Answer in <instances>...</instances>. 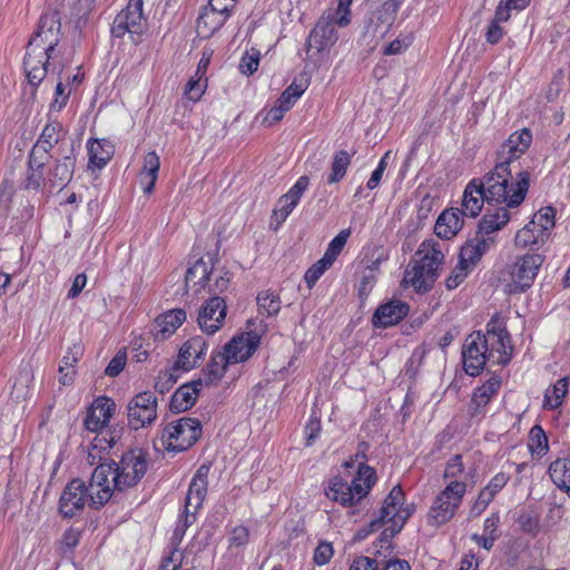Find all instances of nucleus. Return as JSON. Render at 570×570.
Segmentation results:
<instances>
[{
    "mask_svg": "<svg viewBox=\"0 0 570 570\" xmlns=\"http://www.w3.org/2000/svg\"><path fill=\"white\" fill-rule=\"evenodd\" d=\"M160 168V159L156 151H149L144 157L140 171V184L146 194L153 193Z\"/></svg>",
    "mask_w": 570,
    "mask_h": 570,
    "instance_id": "28",
    "label": "nucleus"
},
{
    "mask_svg": "<svg viewBox=\"0 0 570 570\" xmlns=\"http://www.w3.org/2000/svg\"><path fill=\"white\" fill-rule=\"evenodd\" d=\"M232 362L224 352H213L207 366L202 371L206 386L217 384L225 375Z\"/></svg>",
    "mask_w": 570,
    "mask_h": 570,
    "instance_id": "27",
    "label": "nucleus"
},
{
    "mask_svg": "<svg viewBox=\"0 0 570 570\" xmlns=\"http://www.w3.org/2000/svg\"><path fill=\"white\" fill-rule=\"evenodd\" d=\"M227 305L223 297L215 295L205 301L199 309L197 323L202 331L208 335L223 327Z\"/></svg>",
    "mask_w": 570,
    "mask_h": 570,
    "instance_id": "15",
    "label": "nucleus"
},
{
    "mask_svg": "<svg viewBox=\"0 0 570 570\" xmlns=\"http://www.w3.org/2000/svg\"><path fill=\"white\" fill-rule=\"evenodd\" d=\"M65 135L66 132L63 130L62 124L58 120H50L43 127L38 139H40L41 142L45 140L60 142L65 138Z\"/></svg>",
    "mask_w": 570,
    "mask_h": 570,
    "instance_id": "47",
    "label": "nucleus"
},
{
    "mask_svg": "<svg viewBox=\"0 0 570 570\" xmlns=\"http://www.w3.org/2000/svg\"><path fill=\"white\" fill-rule=\"evenodd\" d=\"M127 362V354L125 351H118L116 355L108 363L105 374L109 377H116L119 375Z\"/></svg>",
    "mask_w": 570,
    "mask_h": 570,
    "instance_id": "55",
    "label": "nucleus"
},
{
    "mask_svg": "<svg viewBox=\"0 0 570 570\" xmlns=\"http://www.w3.org/2000/svg\"><path fill=\"white\" fill-rule=\"evenodd\" d=\"M309 178L307 176H301L292 188L284 195H282V202H291L294 206H297L304 191L308 188Z\"/></svg>",
    "mask_w": 570,
    "mask_h": 570,
    "instance_id": "48",
    "label": "nucleus"
},
{
    "mask_svg": "<svg viewBox=\"0 0 570 570\" xmlns=\"http://www.w3.org/2000/svg\"><path fill=\"white\" fill-rule=\"evenodd\" d=\"M569 381L568 377H562L556 382V384L546 391L544 394V407L554 410L562 404L563 397L568 392Z\"/></svg>",
    "mask_w": 570,
    "mask_h": 570,
    "instance_id": "34",
    "label": "nucleus"
},
{
    "mask_svg": "<svg viewBox=\"0 0 570 570\" xmlns=\"http://www.w3.org/2000/svg\"><path fill=\"white\" fill-rule=\"evenodd\" d=\"M524 153L519 150L518 148L507 147L505 144H502L500 150L497 153L495 165L494 167H505V171L512 173L515 169V163Z\"/></svg>",
    "mask_w": 570,
    "mask_h": 570,
    "instance_id": "37",
    "label": "nucleus"
},
{
    "mask_svg": "<svg viewBox=\"0 0 570 570\" xmlns=\"http://www.w3.org/2000/svg\"><path fill=\"white\" fill-rule=\"evenodd\" d=\"M249 540V531L246 527L239 525L233 529L229 537V542L235 547H243L247 544Z\"/></svg>",
    "mask_w": 570,
    "mask_h": 570,
    "instance_id": "63",
    "label": "nucleus"
},
{
    "mask_svg": "<svg viewBox=\"0 0 570 570\" xmlns=\"http://www.w3.org/2000/svg\"><path fill=\"white\" fill-rule=\"evenodd\" d=\"M464 214L460 208L445 209L436 219L434 230L438 237L450 239L463 227Z\"/></svg>",
    "mask_w": 570,
    "mask_h": 570,
    "instance_id": "25",
    "label": "nucleus"
},
{
    "mask_svg": "<svg viewBox=\"0 0 570 570\" xmlns=\"http://www.w3.org/2000/svg\"><path fill=\"white\" fill-rule=\"evenodd\" d=\"M484 203L488 204V198H485L483 184L480 178H473L463 191L461 212L464 216L475 218L481 213Z\"/></svg>",
    "mask_w": 570,
    "mask_h": 570,
    "instance_id": "20",
    "label": "nucleus"
},
{
    "mask_svg": "<svg viewBox=\"0 0 570 570\" xmlns=\"http://www.w3.org/2000/svg\"><path fill=\"white\" fill-rule=\"evenodd\" d=\"M375 481V470L362 464L351 483L344 481L341 475L332 478L325 489V494L330 500L338 502L343 507H353L366 497Z\"/></svg>",
    "mask_w": 570,
    "mask_h": 570,
    "instance_id": "4",
    "label": "nucleus"
},
{
    "mask_svg": "<svg viewBox=\"0 0 570 570\" xmlns=\"http://www.w3.org/2000/svg\"><path fill=\"white\" fill-rule=\"evenodd\" d=\"M42 185L49 187V181H47V173L45 174L43 169L27 167L26 177L22 181L23 188L28 190H39Z\"/></svg>",
    "mask_w": 570,
    "mask_h": 570,
    "instance_id": "41",
    "label": "nucleus"
},
{
    "mask_svg": "<svg viewBox=\"0 0 570 570\" xmlns=\"http://www.w3.org/2000/svg\"><path fill=\"white\" fill-rule=\"evenodd\" d=\"M443 261L442 250L432 245L420 259H414L407 265L404 271L402 286L413 287L419 294L430 292L439 276L438 269Z\"/></svg>",
    "mask_w": 570,
    "mask_h": 570,
    "instance_id": "5",
    "label": "nucleus"
},
{
    "mask_svg": "<svg viewBox=\"0 0 570 570\" xmlns=\"http://www.w3.org/2000/svg\"><path fill=\"white\" fill-rule=\"evenodd\" d=\"M350 164L351 155L346 150H340L335 153L332 160L331 174L327 178V183L335 184L342 180L346 174Z\"/></svg>",
    "mask_w": 570,
    "mask_h": 570,
    "instance_id": "35",
    "label": "nucleus"
},
{
    "mask_svg": "<svg viewBox=\"0 0 570 570\" xmlns=\"http://www.w3.org/2000/svg\"><path fill=\"white\" fill-rule=\"evenodd\" d=\"M543 263V257L537 253L525 254L517 258L511 267V282L507 285L509 294H520L529 289L539 268Z\"/></svg>",
    "mask_w": 570,
    "mask_h": 570,
    "instance_id": "9",
    "label": "nucleus"
},
{
    "mask_svg": "<svg viewBox=\"0 0 570 570\" xmlns=\"http://www.w3.org/2000/svg\"><path fill=\"white\" fill-rule=\"evenodd\" d=\"M202 423L196 417H180L165 426L161 440L166 449L173 452H181L191 448L202 436Z\"/></svg>",
    "mask_w": 570,
    "mask_h": 570,
    "instance_id": "7",
    "label": "nucleus"
},
{
    "mask_svg": "<svg viewBox=\"0 0 570 570\" xmlns=\"http://www.w3.org/2000/svg\"><path fill=\"white\" fill-rule=\"evenodd\" d=\"M351 235V229L345 228L342 229L328 244L325 254L323 257L326 262H330L332 265L336 261L337 256L342 253L348 237Z\"/></svg>",
    "mask_w": 570,
    "mask_h": 570,
    "instance_id": "40",
    "label": "nucleus"
},
{
    "mask_svg": "<svg viewBox=\"0 0 570 570\" xmlns=\"http://www.w3.org/2000/svg\"><path fill=\"white\" fill-rule=\"evenodd\" d=\"M480 259V252L475 248L473 240H466L461 247L459 264L469 269L470 267L475 266Z\"/></svg>",
    "mask_w": 570,
    "mask_h": 570,
    "instance_id": "45",
    "label": "nucleus"
},
{
    "mask_svg": "<svg viewBox=\"0 0 570 570\" xmlns=\"http://www.w3.org/2000/svg\"><path fill=\"white\" fill-rule=\"evenodd\" d=\"M307 87V78H295L293 82L281 94L278 100L292 108L295 101L305 92Z\"/></svg>",
    "mask_w": 570,
    "mask_h": 570,
    "instance_id": "38",
    "label": "nucleus"
},
{
    "mask_svg": "<svg viewBox=\"0 0 570 570\" xmlns=\"http://www.w3.org/2000/svg\"><path fill=\"white\" fill-rule=\"evenodd\" d=\"M488 208L478 224V235H492L502 229L510 220L509 208L504 205Z\"/></svg>",
    "mask_w": 570,
    "mask_h": 570,
    "instance_id": "24",
    "label": "nucleus"
},
{
    "mask_svg": "<svg viewBox=\"0 0 570 570\" xmlns=\"http://www.w3.org/2000/svg\"><path fill=\"white\" fill-rule=\"evenodd\" d=\"M332 264L326 262L324 257L318 259L315 264H313L305 273V282L307 286L313 287L320 277L325 273L327 268H330Z\"/></svg>",
    "mask_w": 570,
    "mask_h": 570,
    "instance_id": "52",
    "label": "nucleus"
},
{
    "mask_svg": "<svg viewBox=\"0 0 570 570\" xmlns=\"http://www.w3.org/2000/svg\"><path fill=\"white\" fill-rule=\"evenodd\" d=\"M529 450L531 451L532 455L542 456L544 455L548 450V436L543 429L535 424L530 430L529 435Z\"/></svg>",
    "mask_w": 570,
    "mask_h": 570,
    "instance_id": "39",
    "label": "nucleus"
},
{
    "mask_svg": "<svg viewBox=\"0 0 570 570\" xmlns=\"http://www.w3.org/2000/svg\"><path fill=\"white\" fill-rule=\"evenodd\" d=\"M532 141V134L528 128H523L520 131H514L510 135V137L503 142L507 147L518 148L519 150L525 153L530 147Z\"/></svg>",
    "mask_w": 570,
    "mask_h": 570,
    "instance_id": "46",
    "label": "nucleus"
},
{
    "mask_svg": "<svg viewBox=\"0 0 570 570\" xmlns=\"http://www.w3.org/2000/svg\"><path fill=\"white\" fill-rule=\"evenodd\" d=\"M465 490V483L450 482L434 499L426 515L428 524L438 528L449 522L460 507Z\"/></svg>",
    "mask_w": 570,
    "mask_h": 570,
    "instance_id": "6",
    "label": "nucleus"
},
{
    "mask_svg": "<svg viewBox=\"0 0 570 570\" xmlns=\"http://www.w3.org/2000/svg\"><path fill=\"white\" fill-rule=\"evenodd\" d=\"M196 400L197 395L195 393V390L191 389V385L183 384L171 395L169 410L173 413L185 412L196 403Z\"/></svg>",
    "mask_w": 570,
    "mask_h": 570,
    "instance_id": "30",
    "label": "nucleus"
},
{
    "mask_svg": "<svg viewBox=\"0 0 570 570\" xmlns=\"http://www.w3.org/2000/svg\"><path fill=\"white\" fill-rule=\"evenodd\" d=\"M501 386L500 376L490 377L483 385L475 389L471 403L469 405V414L471 417L482 413L483 407L488 405L491 399L498 393Z\"/></svg>",
    "mask_w": 570,
    "mask_h": 570,
    "instance_id": "23",
    "label": "nucleus"
},
{
    "mask_svg": "<svg viewBox=\"0 0 570 570\" xmlns=\"http://www.w3.org/2000/svg\"><path fill=\"white\" fill-rule=\"evenodd\" d=\"M468 271L465 267L458 264L452 274L446 278L445 286L448 289L456 288L468 276Z\"/></svg>",
    "mask_w": 570,
    "mask_h": 570,
    "instance_id": "61",
    "label": "nucleus"
},
{
    "mask_svg": "<svg viewBox=\"0 0 570 570\" xmlns=\"http://www.w3.org/2000/svg\"><path fill=\"white\" fill-rule=\"evenodd\" d=\"M147 453L141 449L129 450L115 460L100 463L91 473V487L98 488L92 497L95 510L109 502L115 492L135 487L146 474L148 468Z\"/></svg>",
    "mask_w": 570,
    "mask_h": 570,
    "instance_id": "1",
    "label": "nucleus"
},
{
    "mask_svg": "<svg viewBox=\"0 0 570 570\" xmlns=\"http://www.w3.org/2000/svg\"><path fill=\"white\" fill-rule=\"evenodd\" d=\"M404 502V492L401 485H395L392 488L387 497L384 499L383 505L381 508L380 518L385 522L390 521V517H392L394 511L399 510V507Z\"/></svg>",
    "mask_w": 570,
    "mask_h": 570,
    "instance_id": "36",
    "label": "nucleus"
},
{
    "mask_svg": "<svg viewBox=\"0 0 570 570\" xmlns=\"http://www.w3.org/2000/svg\"><path fill=\"white\" fill-rule=\"evenodd\" d=\"M391 523L390 527L385 528L379 538V542L381 543V548H392L391 540L395 537L403 528L402 524H397V521H389Z\"/></svg>",
    "mask_w": 570,
    "mask_h": 570,
    "instance_id": "60",
    "label": "nucleus"
},
{
    "mask_svg": "<svg viewBox=\"0 0 570 570\" xmlns=\"http://www.w3.org/2000/svg\"><path fill=\"white\" fill-rule=\"evenodd\" d=\"M350 570H377L376 560L368 557H357Z\"/></svg>",
    "mask_w": 570,
    "mask_h": 570,
    "instance_id": "64",
    "label": "nucleus"
},
{
    "mask_svg": "<svg viewBox=\"0 0 570 570\" xmlns=\"http://www.w3.org/2000/svg\"><path fill=\"white\" fill-rule=\"evenodd\" d=\"M120 439V431H99L92 441L94 450L106 451L111 449Z\"/></svg>",
    "mask_w": 570,
    "mask_h": 570,
    "instance_id": "50",
    "label": "nucleus"
},
{
    "mask_svg": "<svg viewBox=\"0 0 570 570\" xmlns=\"http://www.w3.org/2000/svg\"><path fill=\"white\" fill-rule=\"evenodd\" d=\"M213 275V267H208L204 258H199L195 264L186 271L185 287L188 293L190 289L197 294L200 289L205 288Z\"/></svg>",
    "mask_w": 570,
    "mask_h": 570,
    "instance_id": "26",
    "label": "nucleus"
},
{
    "mask_svg": "<svg viewBox=\"0 0 570 570\" xmlns=\"http://www.w3.org/2000/svg\"><path fill=\"white\" fill-rule=\"evenodd\" d=\"M556 210L553 207H543L533 216L532 225H540L542 230H549L554 226Z\"/></svg>",
    "mask_w": 570,
    "mask_h": 570,
    "instance_id": "54",
    "label": "nucleus"
},
{
    "mask_svg": "<svg viewBox=\"0 0 570 570\" xmlns=\"http://www.w3.org/2000/svg\"><path fill=\"white\" fill-rule=\"evenodd\" d=\"M197 79L191 78L185 88V95L188 97L189 100L198 101L205 90V86L202 83V77L203 73L197 76Z\"/></svg>",
    "mask_w": 570,
    "mask_h": 570,
    "instance_id": "59",
    "label": "nucleus"
},
{
    "mask_svg": "<svg viewBox=\"0 0 570 570\" xmlns=\"http://www.w3.org/2000/svg\"><path fill=\"white\" fill-rule=\"evenodd\" d=\"M548 473L561 490L570 492V459H557L549 465Z\"/></svg>",
    "mask_w": 570,
    "mask_h": 570,
    "instance_id": "31",
    "label": "nucleus"
},
{
    "mask_svg": "<svg viewBox=\"0 0 570 570\" xmlns=\"http://www.w3.org/2000/svg\"><path fill=\"white\" fill-rule=\"evenodd\" d=\"M232 275L229 272H220L215 276L214 283L208 282V292L213 293L214 296L224 293L230 284Z\"/></svg>",
    "mask_w": 570,
    "mask_h": 570,
    "instance_id": "56",
    "label": "nucleus"
},
{
    "mask_svg": "<svg viewBox=\"0 0 570 570\" xmlns=\"http://www.w3.org/2000/svg\"><path fill=\"white\" fill-rule=\"evenodd\" d=\"M334 550L332 543L322 541L314 551L313 560L317 566H324L330 562Z\"/></svg>",
    "mask_w": 570,
    "mask_h": 570,
    "instance_id": "57",
    "label": "nucleus"
},
{
    "mask_svg": "<svg viewBox=\"0 0 570 570\" xmlns=\"http://www.w3.org/2000/svg\"><path fill=\"white\" fill-rule=\"evenodd\" d=\"M61 39L59 12L53 10L43 13L37 30L31 36L23 59V68L28 82L37 88L48 73L49 60Z\"/></svg>",
    "mask_w": 570,
    "mask_h": 570,
    "instance_id": "2",
    "label": "nucleus"
},
{
    "mask_svg": "<svg viewBox=\"0 0 570 570\" xmlns=\"http://www.w3.org/2000/svg\"><path fill=\"white\" fill-rule=\"evenodd\" d=\"M119 16L128 21L131 27V36H139L144 30L142 0H129L127 7L122 9Z\"/></svg>",
    "mask_w": 570,
    "mask_h": 570,
    "instance_id": "32",
    "label": "nucleus"
},
{
    "mask_svg": "<svg viewBox=\"0 0 570 570\" xmlns=\"http://www.w3.org/2000/svg\"><path fill=\"white\" fill-rule=\"evenodd\" d=\"M234 7L233 0H228V3L226 2L224 6L208 0V6L204 8L196 21L197 35L203 39H209L225 24Z\"/></svg>",
    "mask_w": 570,
    "mask_h": 570,
    "instance_id": "14",
    "label": "nucleus"
},
{
    "mask_svg": "<svg viewBox=\"0 0 570 570\" xmlns=\"http://www.w3.org/2000/svg\"><path fill=\"white\" fill-rule=\"evenodd\" d=\"M531 0H500L499 4L495 8V11L499 12V20H509L511 18L512 12H520L524 10Z\"/></svg>",
    "mask_w": 570,
    "mask_h": 570,
    "instance_id": "42",
    "label": "nucleus"
},
{
    "mask_svg": "<svg viewBox=\"0 0 570 570\" xmlns=\"http://www.w3.org/2000/svg\"><path fill=\"white\" fill-rule=\"evenodd\" d=\"M296 206L291 202H282V196L278 198L276 206L273 210L272 219L276 223L274 229H278L279 226L286 220Z\"/></svg>",
    "mask_w": 570,
    "mask_h": 570,
    "instance_id": "53",
    "label": "nucleus"
},
{
    "mask_svg": "<svg viewBox=\"0 0 570 570\" xmlns=\"http://www.w3.org/2000/svg\"><path fill=\"white\" fill-rule=\"evenodd\" d=\"M98 488L91 487V480L87 485L81 479L69 481L59 499V513L65 519H71L81 514L86 502L95 509L92 497H96Z\"/></svg>",
    "mask_w": 570,
    "mask_h": 570,
    "instance_id": "8",
    "label": "nucleus"
},
{
    "mask_svg": "<svg viewBox=\"0 0 570 570\" xmlns=\"http://www.w3.org/2000/svg\"><path fill=\"white\" fill-rule=\"evenodd\" d=\"M116 409L110 397L101 396L95 400L85 417V428L90 432H99L109 422Z\"/></svg>",
    "mask_w": 570,
    "mask_h": 570,
    "instance_id": "19",
    "label": "nucleus"
},
{
    "mask_svg": "<svg viewBox=\"0 0 570 570\" xmlns=\"http://www.w3.org/2000/svg\"><path fill=\"white\" fill-rule=\"evenodd\" d=\"M89 164L102 168L114 155V146L107 139H92L88 141Z\"/></svg>",
    "mask_w": 570,
    "mask_h": 570,
    "instance_id": "29",
    "label": "nucleus"
},
{
    "mask_svg": "<svg viewBox=\"0 0 570 570\" xmlns=\"http://www.w3.org/2000/svg\"><path fill=\"white\" fill-rule=\"evenodd\" d=\"M256 301L262 315L275 316L281 309L279 296L269 289L259 292Z\"/></svg>",
    "mask_w": 570,
    "mask_h": 570,
    "instance_id": "33",
    "label": "nucleus"
},
{
    "mask_svg": "<svg viewBox=\"0 0 570 570\" xmlns=\"http://www.w3.org/2000/svg\"><path fill=\"white\" fill-rule=\"evenodd\" d=\"M76 167V159L70 155H66L62 158L55 160L53 165L47 170V181H49V188L63 187L72 178Z\"/></svg>",
    "mask_w": 570,
    "mask_h": 570,
    "instance_id": "21",
    "label": "nucleus"
},
{
    "mask_svg": "<svg viewBox=\"0 0 570 570\" xmlns=\"http://www.w3.org/2000/svg\"><path fill=\"white\" fill-rule=\"evenodd\" d=\"M78 362V357L76 355H71L68 353L63 356L61 364L59 366V382L62 385H70L75 379V363Z\"/></svg>",
    "mask_w": 570,
    "mask_h": 570,
    "instance_id": "44",
    "label": "nucleus"
},
{
    "mask_svg": "<svg viewBox=\"0 0 570 570\" xmlns=\"http://www.w3.org/2000/svg\"><path fill=\"white\" fill-rule=\"evenodd\" d=\"M491 343L492 348H497L505 357L501 360V363L507 364L512 356L513 347L511 345V336L508 331H499V336L493 338Z\"/></svg>",
    "mask_w": 570,
    "mask_h": 570,
    "instance_id": "49",
    "label": "nucleus"
},
{
    "mask_svg": "<svg viewBox=\"0 0 570 570\" xmlns=\"http://www.w3.org/2000/svg\"><path fill=\"white\" fill-rule=\"evenodd\" d=\"M128 425L139 430L157 419V397L149 391L136 394L127 406Z\"/></svg>",
    "mask_w": 570,
    "mask_h": 570,
    "instance_id": "13",
    "label": "nucleus"
},
{
    "mask_svg": "<svg viewBox=\"0 0 570 570\" xmlns=\"http://www.w3.org/2000/svg\"><path fill=\"white\" fill-rule=\"evenodd\" d=\"M410 313V305L399 298H392L379 305L372 316V325L376 328H387L399 324Z\"/></svg>",
    "mask_w": 570,
    "mask_h": 570,
    "instance_id": "17",
    "label": "nucleus"
},
{
    "mask_svg": "<svg viewBox=\"0 0 570 570\" xmlns=\"http://www.w3.org/2000/svg\"><path fill=\"white\" fill-rule=\"evenodd\" d=\"M385 521L380 517L372 520L368 524H366L355 533L354 541H362L366 539L371 533L381 529Z\"/></svg>",
    "mask_w": 570,
    "mask_h": 570,
    "instance_id": "62",
    "label": "nucleus"
},
{
    "mask_svg": "<svg viewBox=\"0 0 570 570\" xmlns=\"http://www.w3.org/2000/svg\"><path fill=\"white\" fill-rule=\"evenodd\" d=\"M340 16L341 13L337 11L328 9L320 17L305 43L307 55L312 50H315L316 53H321L325 50H330L331 47L334 46L337 41L335 24L338 26Z\"/></svg>",
    "mask_w": 570,
    "mask_h": 570,
    "instance_id": "10",
    "label": "nucleus"
},
{
    "mask_svg": "<svg viewBox=\"0 0 570 570\" xmlns=\"http://www.w3.org/2000/svg\"><path fill=\"white\" fill-rule=\"evenodd\" d=\"M485 190L488 205H504L510 208L519 207L525 199L530 187V173L519 169L505 171L502 165L493 167L480 178Z\"/></svg>",
    "mask_w": 570,
    "mask_h": 570,
    "instance_id": "3",
    "label": "nucleus"
},
{
    "mask_svg": "<svg viewBox=\"0 0 570 570\" xmlns=\"http://www.w3.org/2000/svg\"><path fill=\"white\" fill-rule=\"evenodd\" d=\"M507 21L508 20H499V12H494V17L490 21L485 31V40L488 43L497 45L503 38L505 31L501 27V23Z\"/></svg>",
    "mask_w": 570,
    "mask_h": 570,
    "instance_id": "51",
    "label": "nucleus"
},
{
    "mask_svg": "<svg viewBox=\"0 0 570 570\" xmlns=\"http://www.w3.org/2000/svg\"><path fill=\"white\" fill-rule=\"evenodd\" d=\"M186 321V312L183 308H175L160 314L154 324V336L156 340H166Z\"/></svg>",
    "mask_w": 570,
    "mask_h": 570,
    "instance_id": "22",
    "label": "nucleus"
},
{
    "mask_svg": "<svg viewBox=\"0 0 570 570\" xmlns=\"http://www.w3.org/2000/svg\"><path fill=\"white\" fill-rule=\"evenodd\" d=\"M209 465L202 464L193 476L185 498L184 528L190 527L196 520V513L202 508L208 489Z\"/></svg>",
    "mask_w": 570,
    "mask_h": 570,
    "instance_id": "11",
    "label": "nucleus"
},
{
    "mask_svg": "<svg viewBox=\"0 0 570 570\" xmlns=\"http://www.w3.org/2000/svg\"><path fill=\"white\" fill-rule=\"evenodd\" d=\"M179 370L180 368H175L174 364L170 368L160 371L155 382V390L160 394L167 393L176 384L178 380L176 373Z\"/></svg>",
    "mask_w": 570,
    "mask_h": 570,
    "instance_id": "43",
    "label": "nucleus"
},
{
    "mask_svg": "<svg viewBox=\"0 0 570 570\" xmlns=\"http://www.w3.org/2000/svg\"><path fill=\"white\" fill-rule=\"evenodd\" d=\"M259 344L261 335L254 331L244 332L239 335H235L226 343L223 352L232 364L242 363L247 361L256 352Z\"/></svg>",
    "mask_w": 570,
    "mask_h": 570,
    "instance_id": "16",
    "label": "nucleus"
},
{
    "mask_svg": "<svg viewBox=\"0 0 570 570\" xmlns=\"http://www.w3.org/2000/svg\"><path fill=\"white\" fill-rule=\"evenodd\" d=\"M488 350V338L482 332H473L465 338L462 347V362L468 375L476 376L482 372L490 356Z\"/></svg>",
    "mask_w": 570,
    "mask_h": 570,
    "instance_id": "12",
    "label": "nucleus"
},
{
    "mask_svg": "<svg viewBox=\"0 0 570 570\" xmlns=\"http://www.w3.org/2000/svg\"><path fill=\"white\" fill-rule=\"evenodd\" d=\"M259 65V52L254 51L253 53L246 52L239 62V70L244 75H253Z\"/></svg>",
    "mask_w": 570,
    "mask_h": 570,
    "instance_id": "58",
    "label": "nucleus"
},
{
    "mask_svg": "<svg viewBox=\"0 0 570 570\" xmlns=\"http://www.w3.org/2000/svg\"><path fill=\"white\" fill-rule=\"evenodd\" d=\"M207 351V342L202 335L194 336L186 341L179 350L175 362V368L190 371L198 367L204 361Z\"/></svg>",
    "mask_w": 570,
    "mask_h": 570,
    "instance_id": "18",
    "label": "nucleus"
}]
</instances>
